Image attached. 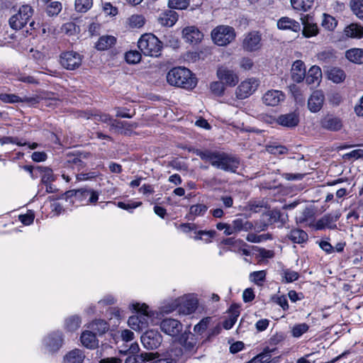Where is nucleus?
I'll return each instance as SVG.
<instances>
[{"label":"nucleus","instance_id":"obj_1","mask_svg":"<svg viewBox=\"0 0 363 363\" xmlns=\"http://www.w3.org/2000/svg\"><path fill=\"white\" fill-rule=\"evenodd\" d=\"M195 153L201 160L208 161L212 166L225 172H235L239 167V160L223 152L196 150Z\"/></svg>","mask_w":363,"mask_h":363},{"label":"nucleus","instance_id":"obj_2","mask_svg":"<svg viewBox=\"0 0 363 363\" xmlns=\"http://www.w3.org/2000/svg\"><path fill=\"white\" fill-rule=\"evenodd\" d=\"M167 82L174 86L191 90L197 84V79L190 69L184 67H176L167 74Z\"/></svg>","mask_w":363,"mask_h":363},{"label":"nucleus","instance_id":"obj_3","mask_svg":"<svg viewBox=\"0 0 363 363\" xmlns=\"http://www.w3.org/2000/svg\"><path fill=\"white\" fill-rule=\"evenodd\" d=\"M140 50L147 56L157 57L162 50V43L152 33L143 35L138 42Z\"/></svg>","mask_w":363,"mask_h":363},{"label":"nucleus","instance_id":"obj_4","mask_svg":"<svg viewBox=\"0 0 363 363\" xmlns=\"http://www.w3.org/2000/svg\"><path fill=\"white\" fill-rule=\"evenodd\" d=\"M33 14V9L28 4L19 7L18 12L11 16L9 20L10 27L16 30L22 29L28 23L30 26H34V21L31 20Z\"/></svg>","mask_w":363,"mask_h":363},{"label":"nucleus","instance_id":"obj_5","mask_svg":"<svg viewBox=\"0 0 363 363\" xmlns=\"http://www.w3.org/2000/svg\"><path fill=\"white\" fill-rule=\"evenodd\" d=\"M235 29L229 26H218L211 31V38L218 46H225L235 40Z\"/></svg>","mask_w":363,"mask_h":363},{"label":"nucleus","instance_id":"obj_6","mask_svg":"<svg viewBox=\"0 0 363 363\" xmlns=\"http://www.w3.org/2000/svg\"><path fill=\"white\" fill-rule=\"evenodd\" d=\"M259 81L255 78H247L243 80L236 89V96L239 99H245L252 95L258 88Z\"/></svg>","mask_w":363,"mask_h":363},{"label":"nucleus","instance_id":"obj_7","mask_svg":"<svg viewBox=\"0 0 363 363\" xmlns=\"http://www.w3.org/2000/svg\"><path fill=\"white\" fill-rule=\"evenodd\" d=\"M247 52H256L262 48V35L259 31H251L245 34L242 44Z\"/></svg>","mask_w":363,"mask_h":363},{"label":"nucleus","instance_id":"obj_8","mask_svg":"<svg viewBox=\"0 0 363 363\" xmlns=\"http://www.w3.org/2000/svg\"><path fill=\"white\" fill-rule=\"evenodd\" d=\"M82 61V55L77 52L68 51L60 55V64L66 69L74 70L78 68Z\"/></svg>","mask_w":363,"mask_h":363},{"label":"nucleus","instance_id":"obj_9","mask_svg":"<svg viewBox=\"0 0 363 363\" xmlns=\"http://www.w3.org/2000/svg\"><path fill=\"white\" fill-rule=\"evenodd\" d=\"M216 75L218 79L227 86L233 87L239 82L238 75L233 69L225 66L218 68Z\"/></svg>","mask_w":363,"mask_h":363},{"label":"nucleus","instance_id":"obj_10","mask_svg":"<svg viewBox=\"0 0 363 363\" xmlns=\"http://www.w3.org/2000/svg\"><path fill=\"white\" fill-rule=\"evenodd\" d=\"M162 337L160 333L156 330H150L146 331L141 336V342L147 350H155L162 343Z\"/></svg>","mask_w":363,"mask_h":363},{"label":"nucleus","instance_id":"obj_11","mask_svg":"<svg viewBox=\"0 0 363 363\" xmlns=\"http://www.w3.org/2000/svg\"><path fill=\"white\" fill-rule=\"evenodd\" d=\"M276 347H266L262 352L257 354L247 363H279L280 357H272V354L277 352Z\"/></svg>","mask_w":363,"mask_h":363},{"label":"nucleus","instance_id":"obj_12","mask_svg":"<svg viewBox=\"0 0 363 363\" xmlns=\"http://www.w3.org/2000/svg\"><path fill=\"white\" fill-rule=\"evenodd\" d=\"M63 335L62 332L56 331L49 334L44 339V345L50 352H55L60 350L63 345Z\"/></svg>","mask_w":363,"mask_h":363},{"label":"nucleus","instance_id":"obj_13","mask_svg":"<svg viewBox=\"0 0 363 363\" xmlns=\"http://www.w3.org/2000/svg\"><path fill=\"white\" fill-rule=\"evenodd\" d=\"M160 328L165 334L175 337L182 332L183 326L182 324L176 319L166 318L161 322Z\"/></svg>","mask_w":363,"mask_h":363},{"label":"nucleus","instance_id":"obj_14","mask_svg":"<svg viewBox=\"0 0 363 363\" xmlns=\"http://www.w3.org/2000/svg\"><path fill=\"white\" fill-rule=\"evenodd\" d=\"M179 313L184 315H189L194 313L198 306V300L192 295H188L178 298Z\"/></svg>","mask_w":363,"mask_h":363},{"label":"nucleus","instance_id":"obj_15","mask_svg":"<svg viewBox=\"0 0 363 363\" xmlns=\"http://www.w3.org/2000/svg\"><path fill=\"white\" fill-rule=\"evenodd\" d=\"M132 308L137 312L136 316L139 319L140 327L145 329L151 320L152 315L148 311V306L145 303L140 304L139 303H133Z\"/></svg>","mask_w":363,"mask_h":363},{"label":"nucleus","instance_id":"obj_16","mask_svg":"<svg viewBox=\"0 0 363 363\" xmlns=\"http://www.w3.org/2000/svg\"><path fill=\"white\" fill-rule=\"evenodd\" d=\"M320 125L327 130L336 132L342 129L343 121L340 117L328 114L321 118Z\"/></svg>","mask_w":363,"mask_h":363},{"label":"nucleus","instance_id":"obj_17","mask_svg":"<svg viewBox=\"0 0 363 363\" xmlns=\"http://www.w3.org/2000/svg\"><path fill=\"white\" fill-rule=\"evenodd\" d=\"M182 37L186 43L197 45L202 40L203 34L196 26H187L182 30Z\"/></svg>","mask_w":363,"mask_h":363},{"label":"nucleus","instance_id":"obj_18","mask_svg":"<svg viewBox=\"0 0 363 363\" xmlns=\"http://www.w3.org/2000/svg\"><path fill=\"white\" fill-rule=\"evenodd\" d=\"M285 99V94L279 90H268L262 96V101L266 106H276Z\"/></svg>","mask_w":363,"mask_h":363},{"label":"nucleus","instance_id":"obj_19","mask_svg":"<svg viewBox=\"0 0 363 363\" xmlns=\"http://www.w3.org/2000/svg\"><path fill=\"white\" fill-rule=\"evenodd\" d=\"M303 30L302 34L305 38H309L316 36L319 33V28L312 17L306 15L301 18Z\"/></svg>","mask_w":363,"mask_h":363},{"label":"nucleus","instance_id":"obj_20","mask_svg":"<svg viewBox=\"0 0 363 363\" xmlns=\"http://www.w3.org/2000/svg\"><path fill=\"white\" fill-rule=\"evenodd\" d=\"M325 101V96L321 90L314 91L308 99V108L312 113L320 111Z\"/></svg>","mask_w":363,"mask_h":363},{"label":"nucleus","instance_id":"obj_21","mask_svg":"<svg viewBox=\"0 0 363 363\" xmlns=\"http://www.w3.org/2000/svg\"><path fill=\"white\" fill-rule=\"evenodd\" d=\"M76 196L84 204H94L99 199V193L93 189H81L76 192Z\"/></svg>","mask_w":363,"mask_h":363},{"label":"nucleus","instance_id":"obj_22","mask_svg":"<svg viewBox=\"0 0 363 363\" xmlns=\"http://www.w3.org/2000/svg\"><path fill=\"white\" fill-rule=\"evenodd\" d=\"M292 79L299 83L303 80L306 76V67L304 62L301 60L295 61L291 69Z\"/></svg>","mask_w":363,"mask_h":363},{"label":"nucleus","instance_id":"obj_23","mask_svg":"<svg viewBox=\"0 0 363 363\" xmlns=\"http://www.w3.org/2000/svg\"><path fill=\"white\" fill-rule=\"evenodd\" d=\"M178 16L176 11L167 10L160 14L157 21L163 26L172 27L177 21Z\"/></svg>","mask_w":363,"mask_h":363},{"label":"nucleus","instance_id":"obj_24","mask_svg":"<svg viewBox=\"0 0 363 363\" xmlns=\"http://www.w3.org/2000/svg\"><path fill=\"white\" fill-rule=\"evenodd\" d=\"M136 127V123H130L128 121L116 120L111 123V130H114L124 135L129 134Z\"/></svg>","mask_w":363,"mask_h":363},{"label":"nucleus","instance_id":"obj_25","mask_svg":"<svg viewBox=\"0 0 363 363\" xmlns=\"http://www.w3.org/2000/svg\"><path fill=\"white\" fill-rule=\"evenodd\" d=\"M277 123L284 127L294 128L299 123L298 114L295 112L283 114L277 118Z\"/></svg>","mask_w":363,"mask_h":363},{"label":"nucleus","instance_id":"obj_26","mask_svg":"<svg viewBox=\"0 0 363 363\" xmlns=\"http://www.w3.org/2000/svg\"><path fill=\"white\" fill-rule=\"evenodd\" d=\"M277 27L280 30H289L295 33H298L301 30L300 23L289 17H281L277 21Z\"/></svg>","mask_w":363,"mask_h":363},{"label":"nucleus","instance_id":"obj_27","mask_svg":"<svg viewBox=\"0 0 363 363\" xmlns=\"http://www.w3.org/2000/svg\"><path fill=\"white\" fill-rule=\"evenodd\" d=\"M36 172L38 177H40V182L43 184L52 183L56 179L52 169L48 167L38 166L36 167Z\"/></svg>","mask_w":363,"mask_h":363},{"label":"nucleus","instance_id":"obj_28","mask_svg":"<svg viewBox=\"0 0 363 363\" xmlns=\"http://www.w3.org/2000/svg\"><path fill=\"white\" fill-rule=\"evenodd\" d=\"M80 340L83 346L91 350L95 349L99 343L96 334L89 330H85L82 333Z\"/></svg>","mask_w":363,"mask_h":363},{"label":"nucleus","instance_id":"obj_29","mask_svg":"<svg viewBox=\"0 0 363 363\" xmlns=\"http://www.w3.org/2000/svg\"><path fill=\"white\" fill-rule=\"evenodd\" d=\"M336 220L337 219H333V217L330 215H325L314 223L313 228L317 230H323L325 228L336 229Z\"/></svg>","mask_w":363,"mask_h":363},{"label":"nucleus","instance_id":"obj_30","mask_svg":"<svg viewBox=\"0 0 363 363\" xmlns=\"http://www.w3.org/2000/svg\"><path fill=\"white\" fill-rule=\"evenodd\" d=\"M306 83L308 84H318L322 78V72L318 66H312L305 76Z\"/></svg>","mask_w":363,"mask_h":363},{"label":"nucleus","instance_id":"obj_31","mask_svg":"<svg viewBox=\"0 0 363 363\" xmlns=\"http://www.w3.org/2000/svg\"><path fill=\"white\" fill-rule=\"evenodd\" d=\"M345 34L348 38L361 39L363 38V26L358 23H351L345 28Z\"/></svg>","mask_w":363,"mask_h":363},{"label":"nucleus","instance_id":"obj_32","mask_svg":"<svg viewBox=\"0 0 363 363\" xmlns=\"http://www.w3.org/2000/svg\"><path fill=\"white\" fill-rule=\"evenodd\" d=\"M345 57L353 63L363 64V49L351 48L346 51Z\"/></svg>","mask_w":363,"mask_h":363},{"label":"nucleus","instance_id":"obj_33","mask_svg":"<svg viewBox=\"0 0 363 363\" xmlns=\"http://www.w3.org/2000/svg\"><path fill=\"white\" fill-rule=\"evenodd\" d=\"M116 43V38L112 35H103L96 43V48L99 50H106L111 48Z\"/></svg>","mask_w":363,"mask_h":363},{"label":"nucleus","instance_id":"obj_34","mask_svg":"<svg viewBox=\"0 0 363 363\" xmlns=\"http://www.w3.org/2000/svg\"><path fill=\"white\" fill-rule=\"evenodd\" d=\"M288 238L294 243L301 244L308 240V234L298 228L292 229L288 234Z\"/></svg>","mask_w":363,"mask_h":363},{"label":"nucleus","instance_id":"obj_35","mask_svg":"<svg viewBox=\"0 0 363 363\" xmlns=\"http://www.w3.org/2000/svg\"><path fill=\"white\" fill-rule=\"evenodd\" d=\"M292 8L300 12H306L312 9L314 0H290Z\"/></svg>","mask_w":363,"mask_h":363},{"label":"nucleus","instance_id":"obj_36","mask_svg":"<svg viewBox=\"0 0 363 363\" xmlns=\"http://www.w3.org/2000/svg\"><path fill=\"white\" fill-rule=\"evenodd\" d=\"M234 226V230H235L236 233L240 231L247 232L254 228V225L252 222L245 219V218H236L232 222Z\"/></svg>","mask_w":363,"mask_h":363},{"label":"nucleus","instance_id":"obj_37","mask_svg":"<svg viewBox=\"0 0 363 363\" xmlns=\"http://www.w3.org/2000/svg\"><path fill=\"white\" fill-rule=\"evenodd\" d=\"M84 359L83 352L79 349H74L65 355L64 363H82Z\"/></svg>","mask_w":363,"mask_h":363},{"label":"nucleus","instance_id":"obj_38","mask_svg":"<svg viewBox=\"0 0 363 363\" xmlns=\"http://www.w3.org/2000/svg\"><path fill=\"white\" fill-rule=\"evenodd\" d=\"M345 72L337 67H332L328 70V78L334 83L338 84L343 82L345 79Z\"/></svg>","mask_w":363,"mask_h":363},{"label":"nucleus","instance_id":"obj_39","mask_svg":"<svg viewBox=\"0 0 363 363\" xmlns=\"http://www.w3.org/2000/svg\"><path fill=\"white\" fill-rule=\"evenodd\" d=\"M179 344L186 352H192L195 350L196 340L192 335H182L179 339Z\"/></svg>","mask_w":363,"mask_h":363},{"label":"nucleus","instance_id":"obj_40","mask_svg":"<svg viewBox=\"0 0 363 363\" xmlns=\"http://www.w3.org/2000/svg\"><path fill=\"white\" fill-rule=\"evenodd\" d=\"M155 355L153 352H146L138 356H130L125 359V363H146L147 361L153 359Z\"/></svg>","mask_w":363,"mask_h":363},{"label":"nucleus","instance_id":"obj_41","mask_svg":"<svg viewBox=\"0 0 363 363\" xmlns=\"http://www.w3.org/2000/svg\"><path fill=\"white\" fill-rule=\"evenodd\" d=\"M88 328L95 331L96 333L104 334L108 330L109 325L105 320L99 319L91 323Z\"/></svg>","mask_w":363,"mask_h":363},{"label":"nucleus","instance_id":"obj_42","mask_svg":"<svg viewBox=\"0 0 363 363\" xmlns=\"http://www.w3.org/2000/svg\"><path fill=\"white\" fill-rule=\"evenodd\" d=\"M281 276L283 283H291L299 278V274L291 269H283L281 272Z\"/></svg>","mask_w":363,"mask_h":363},{"label":"nucleus","instance_id":"obj_43","mask_svg":"<svg viewBox=\"0 0 363 363\" xmlns=\"http://www.w3.org/2000/svg\"><path fill=\"white\" fill-rule=\"evenodd\" d=\"M145 23V18L143 15L134 14L128 18V24L132 28H142Z\"/></svg>","mask_w":363,"mask_h":363},{"label":"nucleus","instance_id":"obj_44","mask_svg":"<svg viewBox=\"0 0 363 363\" xmlns=\"http://www.w3.org/2000/svg\"><path fill=\"white\" fill-rule=\"evenodd\" d=\"M267 272L265 270H260L251 272L250 280L257 286H262L266 280Z\"/></svg>","mask_w":363,"mask_h":363},{"label":"nucleus","instance_id":"obj_45","mask_svg":"<svg viewBox=\"0 0 363 363\" xmlns=\"http://www.w3.org/2000/svg\"><path fill=\"white\" fill-rule=\"evenodd\" d=\"M81 325V319L78 315H72L65 320V326L68 331H75Z\"/></svg>","mask_w":363,"mask_h":363},{"label":"nucleus","instance_id":"obj_46","mask_svg":"<svg viewBox=\"0 0 363 363\" xmlns=\"http://www.w3.org/2000/svg\"><path fill=\"white\" fill-rule=\"evenodd\" d=\"M309 330V325L307 323L296 324L291 329V335L294 337L298 338Z\"/></svg>","mask_w":363,"mask_h":363},{"label":"nucleus","instance_id":"obj_47","mask_svg":"<svg viewBox=\"0 0 363 363\" xmlns=\"http://www.w3.org/2000/svg\"><path fill=\"white\" fill-rule=\"evenodd\" d=\"M93 5V0H75L74 6L78 12L85 13L89 11Z\"/></svg>","mask_w":363,"mask_h":363},{"label":"nucleus","instance_id":"obj_48","mask_svg":"<svg viewBox=\"0 0 363 363\" xmlns=\"http://www.w3.org/2000/svg\"><path fill=\"white\" fill-rule=\"evenodd\" d=\"M239 316V311L238 310H230L229 317L223 322V325L225 330L231 329L236 323Z\"/></svg>","mask_w":363,"mask_h":363},{"label":"nucleus","instance_id":"obj_49","mask_svg":"<svg viewBox=\"0 0 363 363\" xmlns=\"http://www.w3.org/2000/svg\"><path fill=\"white\" fill-rule=\"evenodd\" d=\"M108 203L116 204L118 208L128 211L130 213L133 212V209H135L142 205V202H140V201H131V203H125L121 202V201L116 203L115 202L108 201L106 203V205H108Z\"/></svg>","mask_w":363,"mask_h":363},{"label":"nucleus","instance_id":"obj_50","mask_svg":"<svg viewBox=\"0 0 363 363\" xmlns=\"http://www.w3.org/2000/svg\"><path fill=\"white\" fill-rule=\"evenodd\" d=\"M211 319V317L202 318L199 323L194 326V331L200 335L204 333L210 325Z\"/></svg>","mask_w":363,"mask_h":363},{"label":"nucleus","instance_id":"obj_51","mask_svg":"<svg viewBox=\"0 0 363 363\" xmlns=\"http://www.w3.org/2000/svg\"><path fill=\"white\" fill-rule=\"evenodd\" d=\"M62 8L60 1H52L48 5L46 12L49 16H57L62 11Z\"/></svg>","mask_w":363,"mask_h":363},{"label":"nucleus","instance_id":"obj_52","mask_svg":"<svg viewBox=\"0 0 363 363\" xmlns=\"http://www.w3.org/2000/svg\"><path fill=\"white\" fill-rule=\"evenodd\" d=\"M350 7L353 13L363 21V4L359 1L352 0L350 1Z\"/></svg>","mask_w":363,"mask_h":363},{"label":"nucleus","instance_id":"obj_53","mask_svg":"<svg viewBox=\"0 0 363 363\" xmlns=\"http://www.w3.org/2000/svg\"><path fill=\"white\" fill-rule=\"evenodd\" d=\"M208 207L205 204L192 205L189 209V214L194 216H203L207 211Z\"/></svg>","mask_w":363,"mask_h":363},{"label":"nucleus","instance_id":"obj_54","mask_svg":"<svg viewBox=\"0 0 363 363\" xmlns=\"http://www.w3.org/2000/svg\"><path fill=\"white\" fill-rule=\"evenodd\" d=\"M189 5V0H168V7L172 9H186Z\"/></svg>","mask_w":363,"mask_h":363},{"label":"nucleus","instance_id":"obj_55","mask_svg":"<svg viewBox=\"0 0 363 363\" xmlns=\"http://www.w3.org/2000/svg\"><path fill=\"white\" fill-rule=\"evenodd\" d=\"M179 300H172L167 303H164L160 308L162 313H169L175 311L177 308H179Z\"/></svg>","mask_w":363,"mask_h":363},{"label":"nucleus","instance_id":"obj_56","mask_svg":"<svg viewBox=\"0 0 363 363\" xmlns=\"http://www.w3.org/2000/svg\"><path fill=\"white\" fill-rule=\"evenodd\" d=\"M0 100L6 104L20 103L21 97L14 94H0Z\"/></svg>","mask_w":363,"mask_h":363},{"label":"nucleus","instance_id":"obj_57","mask_svg":"<svg viewBox=\"0 0 363 363\" xmlns=\"http://www.w3.org/2000/svg\"><path fill=\"white\" fill-rule=\"evenodd\" d=\"M125 60L129 64L138 63L141 60V54L138 51L131 50L125 53Z\"/></svg>","mask_w":363,"mask_h":363},{"label":"nucleus","instance_id":"obj_58","mask_svg":"<svg viewBox=\"0 0 363 363\" xmlns=\"http://www.w3.org/2000/svg\"><path fill=\"white\" fill-rule=\"evenodd\" d=\"M337 25V21L333 16L328 14H323L322 26L328 30H333Z\"/></svg>","mask_w":363,"mask_h":363},{"label":"nucleus","instance_id":"obj_59","mask_svg":"<svg viewBox=\"0 0 363 363\" xmlns=\"http://www.w3.org/2000/svg\"><path fill=\"white\" fill-rule=\"evenodd\" d=\"M211 91L217 95L222 96L225 91V84L221 81L213 82L210 85Z\"/></svg>","mask_w":363,"mask_h":363},{"label":"nucleus","instance_id":"obj_60","mask_svg":"<svg viewBox=\"0 0 363 363\" xmlns=\"http://www.w3.org/2000/svg\"><path fill=\"white\" fill-rule=\"evenodd\" d=\"M93 120L96 122L101 121L102 123H108L110 125V130H111V123L114 121L108 114L106 113H95L92 116Z\"/></svg>","mask_w":363,"mask_h":363},{"label":"nucleus","instance_id":"obj_61","mask_svg":"<svg viewBox=\"0 0 363 363\" xmlns=\"http://www.w3.org/2000/svg\"><path fill=\"white\" fill-rule=\"evenodd\" d=\"M17 80L21 82L30 84H38L39 81L38 79L35 78L33 76L26 75V74H20Z\"/></svg>","mask_w":363,"mask_h":363},{"label":"nucleus","instance_id":"obj_62","mask_svg":"<svg viewBox=\"0 0 363 363\" xmlns=\"http://www.w3.org/2000/svg\"><path fill=\"white\" fill-rule=\"evenodd\" d=\"M269 152L274 155H284L288 152V149L282 145H269L267 147Z\"/></svg>","mask_w":363,"mask_h":363},{"label":"nucleus","instance_id":"obj_63","mask_svg":"<svg viewBox=\"0 0 363 363\" xmlns=\"http://www.w3.org/2000/svg\"><path fill=\"white\" fill-rule=\"evenodd\" d=\"M273 301L277 305L281 306L284 311H286L289 309V303L288 300L284 295L277 296L273 297Z\"/></svg>","mask_w":363,"mask_h":363},{"label":"nucleus","instance_id":"obj_64","mask_svg":"<svg viewBox=\"0 0 363 363\" xmlns=\"http://www.w3.org/2000/svg\"><path fill=\"white\" fill-rule=\"evenodd\" d=\"M62 30L65 33L72 35L77 32V26L73 22H67L62 25Z\"/></svg>","mask_w":363,"mask_h":363}]
</instances>
